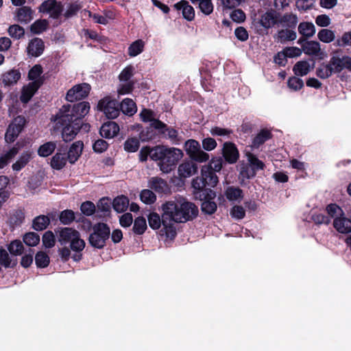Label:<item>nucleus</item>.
<instances>
[{
  "mask_svg": "<svg viewBox=\"0 0 351 351\" xmlns=\"http://www.w3.org/2000/svg\"><path fill=\"white\" fill-rule=\"evenodd\" d=\"M162 231L171 239L176 234V223L192 220L198 214L197 207L184 198L166 202L162 205Z\"/></svg>",
  "mask_w": 351,
  "mask_h": 351,
  "instance_id": "obj_1",
  "label": "nucleus"
},
{
  "mask_svg": "<svg viewBox=\"0 0 351 351\" xmlns=\"http://www.w3.org/2000/svg\"><path fill=\"white\" fill-rule=\"evenodd\" d=\"M183 155L182 151L178 148L156 145L155 152L152 154V160L156 162L157 166L162 173H169L176 168Z\"/></svg>",
  "mask_w": 351,
  "mask_h": 351,
  "instance_id": "obj_2",
  "label": "nucleus"
},
{
  "mask_svg": "<svg viewBox=\"0 0 351 351\" xmlns=\"http://www.w3.org/2000/svg\"><path fill=\"white\" fill-rule=\"evenodd\" d=\"M89 110L90 105L88 102H80L73 106L71 105L63 106L51 119L52 121L65 123L77 119L82 123V118L88 113Z\"/></svg>",
  "mask_w": 351,
  "mask_h": 351,
  "instance_id": "obj_3",
  "label": "nucleus"
},
{
  "mask_svg": "<svg viewBox=\"0 0 351 351\" xmlns=\"http://www.w3.org/2000/svg\"><path fill=\"white\" fill-rule=\"evenodd\" d=\"M328 215L333 219V227L342 234L351 232V219H348L341 207L335 204L327 206Z\"/></svg>",
  "mask_w": 351,
  "mask_h": 351,
  "instance_id": "obj_4",
  "label": "nucleus"
},
{
  "mask_svg": "<svg viewBox=\"0 0 351 351\" xmlns=\"http://www.w3.org/2000/svg\"><path fill=\"white\" fill-rule=\"evenodd\" d=\"M89 237L90 244L97 248H102L110 236V228L104 223L95 224Z\"/></svg>",
  "mask_w": 351,
  "mask_h": 351,
  "instance_id": "obj_5",
  "label": "nucleus"
},
{
  "mask_svg": "<svg viewBox=\"0 0 351 351\" xmlns=\"http://www.w3.org/2000/svg\"><path fill=\"white\" fill-rule=\"evenodd\" d=\"M219 180L216 174H212L209 168L202 167L201 169V177L193 180V187L197 191L203 190L206 186L214 187L218 183Z\"/></svg>",
  "mask_w": 351,
  "mask_h": 351,
  "instance_id": "obj_6",
  "label": "nucleus"
},
{
  "mask_svg": "<svg viewBox=\"0 0 351 351\" xmlns=\"http://www.w3.org/2000/svg\"><path fill=\"white\" fill-rule=\"evenodd\" d=\"M57 128H62V138L64 141H71L78 133L82 127V123L77 119L75 121H69L65 123H58L53 121Z\"/></svg>",
  "mask_w": 351,
  "mask_h": 351,
  "instance_id": "obj_7",
  "label": "nucleus"
},
{
  "mask_svg": "<svg viewBox=\"0 0 351 351\" xmlns=\"http://www.w3.org/2000/svg\"><path fill=\"white\" fill-rule=\"evenodd\" d=\"M185 150L189 156L198 162H204L209 159V155L200 148L199 143L195 140H188L184 145Z\"/></svg>",
  "mask_w": 351,
  "mask_h": 351,
  "instance_id": "obj_8",
  "label": "nucleus"
},
{
  "mask_svg": "<svg viewBox=\"0 0 351 351\" xmlns=\"http://www.w3.org/2000/svg\"><path fill=\"white\" fill-rule=\"evenodd\" d=\"M97 108L108 119H114L119 114V105L117 101L110 97L101 99L97 104Z\"/></svg>",
  "mask_w": 351,
  "mask_h": 351,
  "instance_id": "obj_9",
  "label": "nucleus"
},
{
  "mask_svg": "<svg viewBox=\"0 0 351 351\" xmlns=\"http://www.w3.org/2000/svg\"><path fill=\"white\" fill-rule=\"evenodd\" d=\"M25 123V119L22 116H18L10 123L5 135V141L12 143L21 132Z\"/></svg>",
  "mask_w": 351,
  "mask_h": 351,
  "instance_id": "obj_10",
  "label": "nucleus"
},
{
  "mask_svg": "<svg viewBox=\"0 0 351 351\" xmlns=\"http://www.w3.org/2000/svg\"><path fill=\"white\" fill-rule=\"evenodd\" d=\"M90 90V86L87 83L75 85L67 91L66 99L69 102L81 100L88 96Z\"/></svg>",
  "mask_w": 351,
  "mask_h": 351,
  "instance_id": "obj_11",
  "label": "nucleus"
},
{
  "mask_svg": "<svg viewBox=\"0 0 351 351\" xmlns=\"http://www.w3.org/2000/svg\"><path fill=\"white\" fill-rule=\"evenodd\" d=\"M62 10V5L56 0H46L39 7L40 12L47 13L55 19L61 14Z\"/></svg>",
  "mask_w": 351,
  "mask_h": 351,
  "instance_id": "obj_12",
  "label": "nucleus"
},
{
  "mask_svg": "<svg viewBox=\"0 0 351 351\" xmlns=\"http://www.w3.org/2000/svg\"><path fill=\"white\" fill-rule=\"evenodd\" d=\"M140 117L144 122H151V125L157 130L160 134H165L162 130L165 124L162 121L155 119V115L152 110L144 109L140 113Z\"/></svg>",
  "mask_w": 351,
  "mask_h": 351,
  "instance_id": "obj_13",
  "label": "nucleus"
},
{
  "mask_svg": "<svg viewBox=\"0 0 351 351\" xmlns=\"http://www.w3.org/2000/svg\"><path fill=\"white\" fill-rule=\"evenodd\" d=\"M223 156L229 163H234L239 158V151L232 143H225L223 147Z\"/></svg>",
  "mask_w": 351,
  "mask_h": 351,
  "instance_id": "obj_14",
  "label": "nucleus"
},
{
  "mask_svg": "<svg viewBox=\"0 0 351 351\" xmlns=\"http://www.w3.org/2000/svg\"><path fill=\"white\" fill-rule=\"evenodd\" d=\"M197 171V165L191 161L183 162L178 168V173L181 178H189L196 173Z\"/></svg>",
  "mask_w": 351,
  "mask_h": 351,
  "instance_id": "obj_15",
  "label": "nucleus"
},
{
  "mask_svg": "<svg viewBox=\"0 0 351 351\" xmlns=\"http://www.w3.org/2000/svg\"><path fill=\"white\" fill-rule=\"evenodd\" d=\"M83 147L84 144L80 141H75L71 145L66 155L69 163L74 164L78 160L82 153Z\"/></svg>",
  "mask_w": 351,
  "mask_h": 351,
  "instance_id": "obj_16",
  "label": "nucleus"
},
{
  "mask_svg": "<svg viewBox=\"0 0 351 351\" xmlns=\"http://www.w3.org/2000/svg\"><path fill=\"white\" fill-rule=\"evenodd\" d=\"M58 241L61 245L66 244L69 242H71L75 237L77 236L78 232L71 228H64L56 231Z\"/></svg>",
  "mask_w": 351,
  "mask_h": 351,
  "instance_id": "obj_17",
  "label": "nucleus"
},
{
  "mask_svg": "<svg viewBox=\"0 0 351 351\" xmlns=\"http://www.w3.org/2000/svg\"><path fill=\"white\" fill-rule=\"evenodd\" d=\"M119 131V127L115 122L108 121L102 125L100 134L105 138H111L115 136Z\"/></svg>",
  "mask_w": 351,
  "mask_h": 351,
  "instance_id": "obj_18",
  "label": "nucleus"
},
{
  "mask_svg": "<svg viewBox=\"0 0 351 351\" xmlns=\"http://www.w3.org/2000/svg\"><path fill=\"white\" fill-rule=\"evenodd\" d=\"M260 24L266 29L278 24V14L274 11H269L264 13L261 16Z\"/></svg>",
  "mask_w": 351,
  "mask_h": 351,
  "instance_id": "obj_19",
  "label": "nucleus"
},
{
  "mask_svg": "<svg viewBox=\"0 0 351 351\" xmlns=\"http://www.w3.org/2000/svg\"><path fill=\"white\" fill-rule=\"evenodd\" d=\"M148 186L159 193L169 191V186L165 180L160 178L153 177L148 181Z\"/></svg>",
  "mask_w": 351,
  "mask_h": 351,
  "instance_id": "obj_20",
  "label": "nucleus"
},
{
  "mask_svg": "<svg viewBox=\"0 0 351 351\" xmlns=\"http://www.w3.org/2000/svg\"><path fill=\"white\" fill-rule=\"evenodd\" d=\"M67 161L66 154L58 151L51 157L50 166L53 169L61 170L66 166Z\"/></svg>",
  "mask_w": 351,
  "mask_h": 351,
  "instance_id": "obj_21",
  "label": "nucleus"
},
{
  "mask_svg": "<svg viewBox=\"0 0 351 351\" xmlns=\"http://www.w3.org/2000/svg\"><path fill=\"white\" fill-rule=\"evenodd\" d=\"M39 84L40 82L38 81L36 82H30L26 86H24L21 95V101L23 103L28 102L39 88Z\"/></svg>",
  "mask_w": 351,
  "mask_h": 351,
  "instance_id": "obj_22",
  "label": "nucleus"
},
{
  "mask_svg": "<svg viewBox=\"0 0 351 351\" xmlns=\"http://www.w3.org/2000/svg\"><path fill=\"white\" fill-rule=\"evenodd\" d=\"M177 10H182L183 17L187 21H192L195 17V10L186 1H181L174 5Z\"/></svg>",
  "mask_w": 351,
  "mask_h": 351,
  "instance_id": "obj_23",
  "label": "nucleus"
},
{
  "mask_svg": "<svg viewBox=\"0 0 351 351\" xmlns=\"http://www.w3.org/2000/svg\"><path fill=\"white\" fill-rule=\"evenodd\" d=\"M44 50V43L40 38H36L32 39L27 47V53L32 56L38 57L43 53Z\"/></svg>",
  "mask_w": 351,
  "mask_h": 351,
  "instance_id": "obj_24",
  "label": "nucleus"
},
{
  "mask_svg": "<svg viewBox=\"0 0 351 351\" xmlns=\"http://www.w3.org/2000/svg\"><path fill=\"white\" fill-rule=\"evenodd\" d=\"M298 22V18L296 14L293 13H286L283 16L278 14V24L283 27L293 28Z\"/></svg>",
  "mask_w": 351,
  "mask_h": 351,
  "instance_id": "obj_25",
  "label": "nucleus"
},
{
  "mask_svg": "<svg viewBox=\"0 0 351 351\" xmlns=\"http://www.w3.org/2000/svg\"><path fill=\"white\" fill-rule=\"evenodd\" d=\"M21 78V73L16 69L10 70L2 75V83L4 86H12L15 84Z\"/></svg>",
  "mask_w": 351,
  "mask_h": 351,
  "instance_id": "obj_26",
  "label": "nucleus"
},
{
  "mask_svg": "<svg viewBox=\"0 0 351 351\" xmlns=\"http://www.w3.org/2000/svg\"><path fill=\"white\" fill-rule=\"evenodd\" d=\"M33 19V11L27 6L19 8L16 13V21L21 23H27Z\"/></svg>",
  "mask_w": 351,
  "mask_h": 351,
  "instance_id": "obj_27",
  "label": "nucleus"
},
{
  "mask_svg": "<svg viewBox=\"0 0 351 351\" xmlns=\"http://www.w3.org/2000/svg\"><path fill=\"white\" fill-rule=\"evenodd\" d=\"M32 159V153L30 152H23L19 159L12 165V169L15 171H19L24 168Z\"/></svg>",
  "mask_w": 351,
  "mask_h": 351,
  "instance_id": "obj_28",
  "label": "nucleus"
},
{
  "mask_svg": "<svg viewBox=\"0 0 351 351\" xmlns=\"http://www.w3.org/2000/svg\"><path fill=\"white\" fill-rule=\"evenodd\" d=\"M298 32L304 37L311 38L315 33V27L311 22H302L298 25Z\"/></svg>",
  "mask_w": 351,
  "mask_h": 351,
  "instance_id": "obj_29",
  "label": "nucleus"
},
{
  "mask_svg": "<svg viewBox=\"0 0 351 351\" xmlns=\"http://www.w3.org/2000/svg\"><path fill=\"white\" fill-rule=\"evenodd\" d=\"M313 69L308 61H299L293 66V72L296 75L304 76L307 75Z\"/></svg>",
  "mask_w": 351,
  "mask_h": 351,
  "instance_id": "obj_30",
  "label": "nucleus"
},
{
  "mask_svg": "<svg viewBox=\"0 0 351 351\" xmlns=\"http://www.w3.org/2000/svg\"><path fill=\"white\" fill-rule=\"evenodd\" d=\"M303 51L311 56H319L321 52L320 45L317 41H308L302 46Z\"/></svg>",
  "mask_w": 351,
  "mask_h": 351,
  "instance_id": "obj_31",
  "label": "nucleus"
},
{
  "mask_svg": "<svg viewBox=\"0 0 351 351\" xmlns=\"http://www.w3.org/2000/svg\"><path fill=\"white\" fill-rule=\"evenodd\" d=\"M112 206L117 213H123L129 206V199L124 195L118 196L114 199Z\"/></svg>",
  "mask_w": 351,
  "mask_h": 351,
  "instance_id": "obj_32",
  "label": "nucleus"
},
{
  "mask_svg": "<svg viewBox=\"0 0 351 351\" xmlns=\"http://www.w3.org/2000/svg\"><path fill=\"white\" fill-rule=\"evenodd\" d=\"M225 195L229 201L240 202L243 198L242 190L238 187H228L225 191Z\"/></svg>",
  "mask_w": 351,
  "mask_h": 351,
  "instance_id": "obj_33",
  "label": "nucleus"
},
{
  "mask_svg": "<svg viewBox=\"0 0 351 351\" xmlns=\"http://www.w3.org/2000/svg\"><path fill=\"white\" fill-rule=\"evenodd\" d=\"M120 109L125 114L132 116L136 112V106L132 99L126 98L120 104Z\"/></svg>",
  "mask_w": 351,
  "mask_h": 351,
  "instance_id": "obj_34",
  "label": "nucleus"
},
{
  "mask_svg": "<svg viewBox=\"0 0 351 351\" xmlns=\"http://www.w3.org/2000/svg\"><path fill=\"white\" fill-rule=\"evenodd\" d=\"M56 143L53 141L47 142L39 147L38 154L40 157H47L51 155L56 148Z\"/></svg>",
  "mask_w": 351,
  "mask_h": 351,
  "instance_id": "obj_35",
  "label": "nucleus"
},
{
  "mask_svg": "<svg viewBox=\"0 0 351 351\" xmlns=\"http://www.w3.org/2000/svg\"><path fill=\"white\" fill-rule=\"evenodd\" d=\"M43 73V68L39 64L34 65L29 71L28 78L32 80V82H36L38 81L40 82L39 86H40L43 80L41 77V74Z\"/></svg>",
  "mask_w": 351,
  "mask_h": 351,
  "instance_id": "obj_36",
  "label": "nucleus"
},
{
  "mask_svg": "<svg viewBox=\"0 0 351 351\" xmlns=\"http://www.w3.org/2000/svg\"><path fill=\"white\" fill-rule=\"evenodd\" d=\"M195 5H198L199 10L206 15H209L213 11L212 0H191Z\"/></svg>",
  "mask_w": 351,
  "mask_h": 351,
  "instance_id": "obj_37",
  "label": "nucleus"
},
{
  "mask_svg": "<svg viewBox=\"0 0 351 351\" xmlns=\"http://www.w3.org/2000/svg\"><path fill=\"white\" fill-rule=\"evenodd\" d=\"M271 138V133L267 130H262L254 138L252 147L258 148L261 145L264 143L267 140Z\"/></svg>",
  "mask_w": 351,
  "mask_h": 351,
  "instance_id": "obj_38",
  "label": "nucleus"
},
{
  "mask_svg": "<svg viewBox=\"0 0 351 351\" xmlns=\"http://www.w3.org/2000/svg\"><path fill=\"white\" fill-rule=\"evenodd\" d=\"M145 43L142 40H137L133 42L128 47V55L135 57L143 52Z\"/></svg>",
  "mask_w": 351,
  "mask_h": 351,
  "instance_id": "obj_39",
  "label": "nucleus"
},
{
  "mask_svg": "<svg viewBox=\"0 0 351 351\" xmlns=\"http://www.w3.org/2000/svg\"><path fill=\"white\" fill-rule=\"evenodd\" d=\"M247 161L251 169L254 170L255 173L258 170H262L265 167V164L260 160L256 156L251 153H247Z\"/></svg>",
  "mask_w": 351,
  "mask_h": 351,
  "instance_id": "obj_40",
  "label": "nucleus"
},
{
  "mask_svg": "<svg viewBox=\"0 0 351 351\" xmlns=\"http://www.w3.org/2000/svg\"><path fill=\"white\" fill-rule=\"evenodd\" d=\"M19 149L12 147L8 152L0 157V169L4 168L8 162L18 154Z\"/></svg>",
  "mask_w": 351,
  "mask_h": 351,
  "instance_id": "obj_41",
  "label": "nucleus"
},
{
  "mask_svg": "<svg viewBox=\"0 0 351 351\" xmlns=\"http://www.w3.org/2000/svg\"><path fill=\"white\" fill-rule=\"evenodd\" d=\"M49 223V219L45 215H40L36 217L33 221V228L36 230H43L45 229Z\"/></svg>",
  "mask_w": 351,
  "mask_h": 351,
  "instance_id": "obj_42",
  "label": "nucleus"
},
{
  "mask_svg": "<svg viewBox=\"0 0 351 351\" xmlns=\"http://www.w3.org/2000/svg\"><path fill=\"white\" fill-rule=\"evenodd\" d=\"M278 38L280 42L294 40L297 38L296 32L292 29H282L278 32Z\"/></svg>",
  "mask_w": 351,
  "mask_h": 351,
  "instance_id": "obj_43",
  "label": "nucleus"
},
{
  "mask_svg": "<svg viewBox=\"0 0 351 351\" xmlns=\"http://www.w3.org/2000/svg\"><path fill=\"white\" fill-rule=\"evenodd\" d=\"M147 229V223L144 217H138L134 222L133 231L135 234H142Z\"/></svg>",
  "mask_w": 351,
  "mask_h": 351,
  "instance_id": "obj_44",
  "label": "nucleus"
},
{
  "mask_svg": "<svg viewBox=\"0 0 351 351\" xmlns=\"http://www.w3.org/2000/svg\"><path fill=\"white\" fill-rule=\"evenodd\" d=\"M88 16L93 19L95 23L106 25L108 23L109 21L112 19V14H108V13H105L104 15H101L98 13H92L88 12Z\"/></svg>",
  "mask_w": 351,
  "mask_h": 351,
  "instance_id": "obj_45",
  "label": "nucleus"
},
{
  "mask_svg": "<svg viewBox=\"0 0 351 351\" xmlns=\"http://www.w3.org/2000/svg\"><path fill=\"white\" fill-rule=\"evenodd\" d=\"M318 38L323 43H329L334 40L335 36V33L328 29H322L317 34Z\"/></svg>",
  "mask_w": 351,
  "mask_h": 351,
  "instance_id": "obj_46",
  "label": "nucleus"
},
{
  "mask_svg": "<svg viewBox=\"0 0 351 351\" xmlns=\"http://www.w3.org/2000/svg\"><path fill=\"white\" fill-rule=\"evenodd\" d=\"M140 198L146 204H152L156 200V196L149 189H144L141 192Z\"/></svg>",
  "mask_w": 351,
  "mask_h": 351,
  "instance_id": "obj_47",
  "label": "nucleus"
},
{
  "mask_svg": "<svg viewBox=\"0 0 351 351\" xmlns=\"http://www.w3.org/2000/svg\"><path fill=\"white\" fill-rule=\"evenodd\" d=\"M140 142L138 138H128L124 143V149L128 152H135L138 150Z\"/></svg>",
  "mask_w": 351,
  "mask_h": 351,
  "instance_id": "obj_48",
  "label": "nucleus"
},
{
  "mask_svg": "<svg viewBox=\"0 0 351 351\" xmlns=\"http://www.w3.org/2000/svg\"><path fill=\"white\" fill-rule=\"evenodd\" d=\"M0 264L5 267H11L16 265V262L10 258L5 250L0 249Z\"/></svg>",
  "mask_w": 351,
  "mask_h": 351,
  "instance_id": "obj_49",
  "label": "nucleus"
},
{
  "mask_svg": "<svg viewBox=\"0 0 351 351\" xmlns=\"http://www.w3.org/2000/svg\"><path fill=\"white\" fill-rule=\"evenodd\" d=\"M23 245L19 240H14L8 246L9 252L14 256L21 255L23 252Z\"/></svg>",
  "mask_w": 351,
  "mask_h": 351,
  "instance_id": "obj_50",
  "label": "nucleus"
},
{
  "mask_svg": "<svg viewBox=\"0 0 351 351\" xmlns=\"http://www.w3.org/2000/svg\"><path fill=\"white\" fill-rule=\"evenodd\" d=\"M23 241L28 246H36L40 242V237L35 232H28L23 236Z\"/></svg>",
  "mask_w": 351,
  "mask_h": 351,
  "instance_id": "obj_51",
  "label": "nucleus"
},
{
  "mask_svg": "<svg viewBox=\"0 0 351 351\" xmlns=\"http://www.w3.org/2000/svg\"><path fill=\"white\" fill-rule=\"evenodd\" d=\"M148 223L152 229L157 230L162 225V218L160 219L158 214L152 213L148 216Z\"/></svg>",
  "mask_w": 351,
  "mask_h": 351,
  "instance_id": "obj_52",
  "label": "nucleus"
},
{
  "mask_svg": "<svg viewBox=\"0 0 351 351\" xmlns=\"http://www.w3.org/2000/svg\"><path fill=\"white\" fill-rule=\"evenodd\" d=\"M48 23L46 20H37L31 25V31L36 34H39L46 30Z\"/></svg>",
  "mask_w": 351,
  "mask_h": 351,
  "instance_id": "obj_53",
  "label": "nucleus"
},
{
  "mask_svg": "<svg viewBox=\"0 0 351 351\" xmlns=\"http://www.w3.org/2000/svg\"><path fill=\"white\" fill-rule=\"evenodd\" d=\"M35 261L38 267H45L49 263V257L46 253L43 252H39L36 254Z\"/></svg>",
  "mask_w": 351,
  "mask_h": 351,
  "instance_id": "obj_54",
  "label": "nucleus"
},
{
  "mask_svg": "<svg viewBox=\"0 0 351 351\" xmlns=\"http://www.w3.org/2000/svg\"><path fill=\"white\" fill-rule=\"evenodd\" d=\"M85 247V242L80 238V234L78 232L77 236L75 237L71 242V247L73 251L81 252Z\"/></svg>",
  "mask_w": 351,
  "mask_h": 351,
  "instance_id": "obj_55",
  "label": "nucleus"
},
{
  "mask_svg": "<svg viewBox=\"0 0 351 351\" xmlns=\"http://www.w3.org/2000/svg\"><path fill=\"white\" fill-rule=\"evenodd\" d=\"M43 244L45 247L51 248L54 246L56 239L51 231L46 232L43 236Z\"/></svg>",
  "mask_w": 351,
  "mask_h": 351,
  "instance_id": "obj_56",
  "label": "nucleus"
},
{
  "mask_svg": "<svg viewBox=\"0 0 351 351\" xmlns=\"http://www.w3.org/2000/svg\"><path fill=\"white\" fill-rule=\"evenodd\" d=\"M217 210V204L215 202L206 199L202 203V210L207 214H213Z\"/></svg>",
  "mask_w": 351,
  "mask_h": 351,
  "instance_id": "obj_57",
  "label": "nucleus"
},
{
  "mask_svg": "<svg viewBox=\"0 0 351 351\" xmlns=\"http://www.w3.org/2000/svg\"><path fill=\"white\" fill-rule=\"evenodd\" d=\"M287 84L290 89L297 91L303 87L304 82L302 80L297 77H292L289 79Z\"/></svg>",
  "mask_w": 351,
  "mask_h": 351,
  "instance_id": "obj_58",
  "label": "nucleus"
},
{
  "mask_svg": "<svg viewBox=\"0 0 351 351\" xmlns=\"http://www.w3.org/2000/svg\"><path fill=\"white\" fill-rule=\"evenodd\" d=\"M133 86V82H120L117 93L119 95L128 94L132 90Z\"/></svg>",
  "mask_w": 351,
  "mask_h": 351,
  "instance_id": "obj_59",
  "label": "nucleus"
},
{
  "mask_svg": "<svg viewBox=\"0 0 351 351\" xmlns=\"http://www.w3.org/2000/svg\"><path fill=\"white\" fill-rule=\"evenodd\" d=\"M8 33L12 38L19 39L24 35L25 31L21 26L18 25H13L9 27Z\"/></svg>",
  "mask_w": 351,
  "mask_h": 351,
  "instance_id": "obj_60",
  "label": "nucleus"
},
{
  "mask_svg": "<svg viewBox=\"0 0 351 351\" xmlns=\"http://www.w3.org/2000/svg\"><path fill=\"white\" fill-rule=\"evenodd\" d=\"M209 168L212 174H215L214 171H219L222 168V160L221 158H213L210 160L208 165H204Z\"/></svg>",
  "mask_w": 351,
  "mask_h": 351,
  "instance_id": "obj_61",
  "label": "nucleus"
},
{
  "mask_svg": "<svg viewBox=\"0 0 351 351\" xmlns=\"http://www.w3.org/2000/svg\"><path fill=\"white\" fill-rule=\"evenodd\" d=\"M75 219L74 213L71 210H66L61 213L60 220L64 224H69Z\"/></svg>",
  "mask_w": 351,
  "mask_h": 351,
  "instance_id": "obj_62",
  "label": "nucleus"
},
{
  "mask_svg": "<svg viewBox=\"0 0 351 351\" xmlns=\"http://www.w3.org/2000/svg\"><path fill=\"white\" fill-rule=\"evenodd\" d=\"M80 209L84 215L90 216L95 211V206L93 202L88 201L82 204Z\"/></svg>",
  "mask_w": 351,
  "mask_h": 351,
  "instance_id": "obj_63",
  "label": "nucleus"
},
{
  "mask_svg": "<svg viewBox=\"0 0 351 351\" xmlns=\"http://www.w3.org/2000/svg\"><path fill=\"white\" fill-rule=\"evenodd\" d=\"M133 71L134 68L132 66L125 68L119 76L120 82H132L130 78L133 75Z\"/></svg>",
  "mask_w": 351,
  "mask_h": 351,
  "instance_id": "obj_64",
  "label": "nucleus"
}]
</instances>
